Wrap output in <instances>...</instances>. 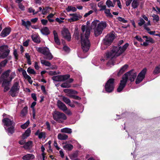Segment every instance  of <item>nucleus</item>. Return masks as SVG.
Here are the masks:
<instances>
[{"instance_id":"obj_7","label":"nucleus","mask_w":160,"mask_h":160,"mask_svg":"<svg viewBox=\"0 0 160 160\" xmlns=\"http://www.w3.org/2000/svg\"><path fill=\"white\" fill-rule=\"evenodd\" d=\"M137 75L136 72L132 70L125 74L122 78L124 80H126L127 82L128 79L131 82H133L136 78Z\"/></svg>"},{"instance_id":"obj_56","label":"nucleus","mask_w":160,"mask_h":160,"mask_svg":"<svg viewBox=\"0 0 160 160\" xmlns=\"http://www.w3.org/2000/svg\"><path fill=\"white\" fill-rule=\"evenodd\" d=\"M65 113L68 115H72V112L70 110L68 109L67 108V109L65 110V111H64Z\"/></svg>"},{"instance_id":"obj_26","label":"nucleus","mask_w":160,"mask_h":160,"mask_svg":"<svg viewBox=\"0 0 160 160\" xmlns=\"http://www.w3.org/2000/svg\"><path fill=\"white\" fill-rule=\"evenodd\" d=\"M128 67V65L125 64L121 68L119 72L118 73V75H120L122 74L126 70Z\"/></svg>"},{"instance_id":"obj_30","label":"nucleus","mask_w":160,"mask_h":160,"mask_svg":"<svg viewBox=\"0 0 160 160\" xmlns=\"http://www.w3.org/2000/svg\"><path fill=\"white\" fill-rule=\"evenodd\" d=\"M61 132H62L66 133L68 134H71L72 132V129L67 128H63L61 129Z\"/></svg>"},{"instance_id":"obj_46","label":"nucleus","mask_w":160,"mask_h":160,"mask_svg":"<svg viewBox=\"0 0 160 160\" xmlns=\"http://www.w3.org/2000/svg\"><path fill=\"white\" fill-rule=\"evenodd\" d=\"M28 12L29 13H32L33 15H35L37 14L38 12V11L35 12V10L32 8L30 7L28 9Z\"/></svg>"},{"instance_id":"obj_64","label":"nucleus","mask_w":160,"mask_h":160,"mask_svg":"<svg viewBox=\"0 0 160 160\" xmlns=\"http://www.w3.org/2000/svg\"><path fill=\"white\" fill-rule=\"evenodd\" d=\"M34 66L36 69L38 70L39 69V67L38 65V63L37 62H35Z\"/></svg>"},{"instance_id":"obj_9","label":"nucleus","mask_w":160,"mask_h":160,"mask_svg":"<svg viewBox=\"0 0 160 160\" xmlns=\"http://www.w3.org/2000/svg\"><path fill=\"white\" fill-rule=\"evenodd\" d=\"M19 88L18 83L17 82H15L9 92L10 94L13 97H15L19 92Z\"/></svg>"},{"instance_id":"obj_32","label":"nucleus","mask_w":160,"mask_h":160,"mask_svg":"<svg viewBox=\"0 0 160 160\" xmlns=\"http://www.w3.org/2000/svg\"><path fill=\"white\" fill-rule=\"evenodd\" d=\"M63 148L65 150L71 151L72 149L73 146L71 144H67L63 146Z\"/></svg>"},{"instance_id":"obj_22","label":"nucleus","mask_w":160,"mask_h":160,"mask_svg":"<svg viewBox=\"0 0 160 160\" xmlns=\"http://www.w3.org/2000/svg\"><path fill=\"white\" fill-rule=\"evenodd\" d=\"M10 50L8 48V47L7 45H3L0 47V52H10Z\"/></svg>"},{"instance_id":"obj_14","label":"nucleus","mask_w":160,"mask_h":160,"mask_svg":"<svg viewBox=\"0 0 160 160\" xmlns=\"http://www.w3.org/2000/svg\"><path fill=\"white\" fill-rule=\"evenodd\" d=\"M141 16L144 20L148 22L144 24V25L143 28L144 29L147 31H149L150 30V29L148 26L151 25L150 20L148 19V18L145 15H142Z\"/></svg>"},{"instance_id":"obj_57","label":"nucleus","mask_w":160,"mask_h":160,"mask_svg":"<svg viewBox=\"0 0 160 160\" xmlns=\"http://www.w3.org/2000/svg\"><path fill=\"white\" fill-rule=\"evenodd\" d=\"M146 41L148 42H151L152 43H153L154 42L153 39L150 37H148L146 40Z\"/></svg>"},{"instance_id":"obj_60","label":"nucleus","mask_w":160,"mask_h":160,"mask_svg":"<svg viewBox=\"0 0 160 160\" xmlns=\"http://www.w3.org/2000/svg\"><path fill=\"white\" fill-rule=\"evenodd\" d=\"M92 10H90L88 12L86 13L84 15V17H87L88 16L91 14L93 12Z\"/></svg>"},{"instance_id":"obj_55","label":"nucleus","mask_w":160,"mask_h":160,"mask_svg":"<svg viewBox=\"0 0 160 160\" xmlns=\"http://www.w3.org/2000/svg\"><path fill=\"white\" fill-rule=\"evenodd\" d=\"M152 8L153 10L156 11L158 13L160 14V8H159L156 6L155 8L153 7Z\"/></svg>"},{"instance_id":"obj_24","label":"nucleus","mask_w":160,"mask_h":160,"mask_svg":"<svg viewBox=\"0 0 160 160\" xmlns=\"http://www.w3.org/2000/svg\"><path fill=\"white\" fill-rule=\"evenodd\" d=\"M68 138V136L64 133H59L58 135V138L60 140H66Z\"/></svg>"},{"instance_id":"obj_16","label":"nucleus","mask_w":160,"mask_h":160,"mask_svg":"<svg viewBox=\"0 0 160 160\" xmlns=\"http://www.w3.org/2000/svg\"><path fill=\"white\" fill-rule=\"evenodd\" d=\"M126 83V80H124L122 78L121 80L119 85L117 89V92H121L125 87Z\"/></svg>"},{"instance_id":"obj_27","label":"nucleus","mask_w":160,"mask_h":160,"mask_svg":"<svg viewBox=\"0 0 160 160\" xmlns=\"http://www.w3.org/2000/svg\"><path fill=\"white\" fill-rule=\"evenodd\" d=\"M31 133V130L30 128H28L26 131H25V133L23 134L22 136V138L23 139H24L27 137H28L30 134Z\"/></svg>"},{"instance_id":"obj_58","label":"nucleus","mask_w":160,"mask_h":160,"mask_svg":"<svg viewBox=\"0 0 160 160\" xmlns=\"http://www.w3.org/2000/svg\"><path fill=\"white\" fill-rule=\"evenodd\" d=\"M41 23L43 25H46L48 22L47 20L42 19L41 20Z\"/></svg>"},{"instance_id":"obj_10","label":"nucleus","mask_w":160,"mask_h":160,"mask_svg":"<svg viewBox=\"0 0 160 160\" xmlns=\"http://www.w3.org/2000/svg\"><path fill=\"white\" fill-rule=\"evenodd\" d=\"M114 39V35L113 33L107 34L103 39V43L104 45L109 46L111 44Z\"/></svg>"},{"instance_id":"obj_17","label":"nucleus","mask_w":160,"mask_h":160,"mask_svg":"<svg viewBox=\"0 0 160 160\" xmlns=\"http://www.w3.org/2000/svg\"><path fill=\"white\" fill-rule=\"evenodd\" d=\"M73 81L72 78L69 79L68 81L62 83L61 87L63 88H69L71 87V85L70 84Z\"/></svg>"},{"instance_id":"obj_48","label":"nucleus","mask_w":160,"mask_h":160,"mask_svg":"<svg viewBox=\"0 0 160 160\" xmlns=\"http://www.w3.org/2000/svg\"><path fill=\"white\" fill-rule=\"evenodd\" d=\"M45 133L44 132H41L38 134V138L41 139L42 138H46Z\"/></svg>"},{"instance_id":"obj_47","label":"nucleus","mask_w":160,"mask_h":160,"mask_svg":"<svg viewBox=\"0 0 160 160\" xmlns=\"http://www.w3.org/2000/svg\"><path fill=\"white\" fill-rule=\"evenodd\" d=\"M27 71L28 73L29 74H36V72L34 70L30 68H28Z\"/></svg>"},{"instance_id":"obj_2","label":"nucleus","mask_w":160,"mask_h":160,"mask_svg":"<svg viewBox=\"0 0 160 160\" xmlns=\"http://www.w3.org/2000/svg\"><path fill=\"white\" fill-rule=\"evenodd\" d=\"M128 45V44L126 43L122 47L121 46H114L111 52L106 53V57L108 58H112L115 57L119 56L126 50Z\"/></svg>"},{"instance_id":"obj_59","label":"nucleus","mask_w":160,"mask_h":160,"mask_svg":"<svg viewBox=\"0 0 160 160\" xmlns=\"http://www.w3.org/2000/svg\"><path fill=\"white\" fill-rule=\"evenodd\" d=\"M126 1V5L127 6H128L130 4L132 0H125Z\"/></svg>"},{"instance_id":"obj_45","label":"nucleus","mask_w":160,"mask_h":160,"mask_svg":"<svg viewBox=\"0 0 160 160\" xmlns=\"http://www.w3.org/2000/svg\"><path fill=\"white\" fill-rule=\"evenodd\" d=\"M32 143V141H29L25 144L23 147L25 149H27L30 146Z\"/></svg>"},{"instance_id":"obj_8","label":"nucleus","mask_w":160,"mask_h":160,"mask_svg":"<svg viewBox=\"0 0 160 160\" xmlns=\"http://www.w3.org/2000/svg\"><path fill=\"white\" fill-rule=\"evenodd\" d=\"M114 79L110 78L106 82L105 85V90L107 92L110 93L112 92L114 88Z\"/></svg>"},{"instance_id":"obj_40","label":"nucleus","mask_w":160,"mask_h":160,"mask_svg":"<svg viewBox=\"0 0 160 160\" xmlns=\"http://www.w3.org/2000/svg\"><path fill=\"white\" fill-rule=\"evenodd\" d=\"M70 77L69 74H66L63 75H61L62 81H63L68 80Z\"/></svg>"},{"instance_id":"obj_43","label":"nucleus","mask_w":160,"mask_h":160,"mask_svg":"<svg viewBox=\"0 0 160 160\" xmlns=\"http://www.w3.org/2000/svg\"><path fill=\"white\" fill-rule=\"evenodd\" d=\"M30 123L29 120L27 121L25 123L21 126V128L23 129H26Z\"/></svg>"},{"instance_id":"obj_19","label":"nucleus","mask_w":160,"mask_h":160,"mask_svg":"<svg viewBox=\"0 0 160 160\" xmlns=\"http://www.w3.org/2000/svg\"><path fill=\"white\" fill-rule=\"evenodd\" d=\"M11 29L10 28H6L2 31L0 35L2 37H5L9 35Z\"/></svg>"},{"instance_id":"obj_51","label":"nucleus","mask_w":160,"mask_h":160,"mask_svg":"<svg viewBox=\"0 0 160 160\" xmlns=\"http://www.w3.org/2000/svg\"><path fill=\"white\" fill-rule=\"evenodd\" d=\"M8 60L5 59L0 63V67H4L8 62Z\"/></svg>"},{"instance_id":"obj_23","label":"nucleus","mask_w":160,"mask_h":160,"mask_svg":"<svg viewBox=\"0 0 160 160\" xmlns=\"http://www.w3.org/2000/svg\"><path fill=\"white\" fill-rule=\"evenodd\" d=\"M34 156L32 154H28L24 156L22 159L24 160H30L34 158Z\"/></svg>"},{"instance_id":"obj_28","label":"nucleus","mask_w":160,"mask_h":160,"mask_svg":"<svg viewBox=\"0 0 160 160\" xmlns=\"http://www.w3.org/2000/svg\"><path fill=\"white\" fill-rule=\"evenodd\" d=\"M53 33L54 35V40L55 42L58 45H59L60 44V42L59 41L58 38V36L57 34V33L55 31H54L53 32Z\"/></svg>"},{"instance_id":"obj_34","label":"nucleus","mask_w":160,"mask_h":160,"mask_svg":"<svg viewBox=\"0 0 160 160\" xmlns=\"http://www.w3.org/2000/svg\"><path fill=\"white\" fill-rule=\"evenodd\" d=\"M10 52H0V58L4 59L8 56Z\"/></svg>"},{"instance_id":"obj_3","label":"nucleus","mask_w":160,"mask_h":160,"mask_svg":"<svg viewBox=\"0 0 160 160\" xmlns=\"http://www.w3.org/2000/svg\"><path fill=\"white\" fill-rule=\"evenodd\" d=\"M11 70H8L4 72L0 77V83H2V86L4 87V92H5L9 89V82L8 81L9 76Z\"/></svg>"},{"instance_id":"obj_39","label":"nucleus","mask_w":160,"mask_h":160,"mask_svg":"<svg viewBox=\"0 0 160 160\" xmlns=\"http://www.w3.org/2000/svg\"><path fill=\"white\" fill-rule=\"evenodd\" d=\"M152 17L153 18V20L154 22H158L159 21V18L158 15L153 14Z\"/></svg>"},{"instance_id":"obj_50","label":"nucleus","mask_w":160,"mask_h":160,"mask_svg":"<svg viewBox=\"0 0 160 160\" xmlns=\"http://www.w3.org/2000/svg\"><path fill=\"white\" fill-rule=\"evenodd\" d=\"M24 77L26 79L28 80V82L30 84H32V81L31 79V78L30 76L28 75L27 74Z\"/></svg>"},{"instance_id":"obj_41","label":"nucleus","mask_w":160,"mask_h":160,"mask_svg":"<svg viewBox=\"0 0 160 160\" xmlns=\"http://www.w3.org/2000/svg\"><path fill=\"white\" fill-rule=\"evenodd\" d=\"M27 108L25 107L23 108L21 112V114L22 116H25L27 113Z\"/></svg>"},{"instance_id":"obj_5","label":"nucleus","mask_w":160,"mask_h":160,"mask_svg":"<svg viewBox=\"0 0 160 160\" xmlns=\"http://www.w3.org/2000/svg\"><path fill=\"white\" fill-rule=\"evenodd\" d=\"M52 115L53 119L59 123H62L67 119L65 114L58 111L54 112Z\"/></svg>"},{"instance_id":"obj_4","label":"nucleus","mask_w":160,"mask_h":160,"mask_svg":"<svg viewBox=\"0 0 160 160\" xmlns=\"http://www.w3.org/2000/svg\"><path fill=\"white\" fill-rule=\"evenodd\" d=\"M2 122L4 124V125L6 126L8 128L6 129L5 128V129L9 135L12 134L14 132V126L15 123L12 120H11L10 119L8 118H5L2 120Z\"/></svg>"},{"instance_id":"obj_36","label":"nucleus","mask_w":160,"mask_h":160,"mask_svg":"<svg viewBox=\"0 0 160 160\" xmlns=\"http://www.w3.org/2000/svg\"><path fill=\"white\" fill-rule=\"evenodd\" d=\"M50 9V8L48 7H46L43 8L42 10V14L43 15H46L49 12V9Z\"/></svg>"},{"instance_id":"obj_62","label":"nucleus","mask_w":160,"mask_h":160,"mask_svg":"<svg viewBox=\"0 0 160 160\" xmlns=\"http://www.w3.org/2000/svg\"><path fill=\"white\" fill-rule=\"evenodd\" d=\"M104 11L105 13L107 15L109 16L110 15H111V13L110 12V11L109 9H106Z\"/></svg>"},{"instance_id":"obj_6","label":"nucleus","mask_w":160,"mask_h":160,"mask_svg":"<svg viewBox=\"0 0 160 160\" xmlns=\"http://www.w3.org/2000/svg\"><path fill=\"white\" fill-rule=\"evenodd\" d=\"M37 51L44 55L46 56V59L51 60L53 58V56L50 52L48 48L46 47H39L37 48Z\"/></svg>"},{"instance_id":"obj_20","label":"nucleus","mask_w":160,"mask_h":160,"mask_svg":"<svg viewBox=\"0 0 160 160\" xmlns=\"http://www.w3.org/2000/svg\"><path fill=\"white\" fill-rule=\"evenodd\" d=\"M62 100L66 104L69 105L72 108L75 107V105L71 103V100L68 98L64 96L62 97Z\"/></svg>"},{"instance_id":"obj_18","label":"nucleus","mask_w":160,"mask_h":160,"mask_svg":"<svg viewBox=\"0 0 160 160\" xmlns=\"http://www.w3.org/2000/svg\"><path fill=\"white\" fill-rule=\"evenodd\" d=\"M57 104L58 108L63 111H65V110L67 109L66 105L60 100L58 101Z\"/></svg>"},{"instance_id":"obj_52","label":"nucleus","mask_w":160,"mask_h":160,"mask_svg":"<svg viewBox=\"0 0 160 160\" xmlns=\"http://www.w3.org/2000/svg\"><path fill=\"white\" fill-rule=\"evenodd\" d=\"M13 54L14 56V58L16 60L18 59V54L17 53V51L16 49H15L14 50Z\"/></svg>"},{"instance_id":"obj_49","label":"nucleus","mask_w":160,"mask_h":160,"mask_svg":"<svg viewBox=\"0 0 160 160\" xmlns=\"http://www.w3.org/2000/svg\"><path fill=\"white\" fill-rule=\"evenodd\" d=\"M15 72H12L9 77H8V81L9 82V83L11 81L12 79L15 77Z\"/></svg>"},{"instance_id":"obj_33","label":"nucleus","mask_w":160,"mask_h":160,"mask_svg":"<svg viewBox=\"0 0 160 160\" xmlns=\"http://www.w3.org/2000/svg\"><path fill=\"white\" fill-rule=\"evenodd\" d=\"M66 10L67 12H69L71 11L75 12L77 11V9L75 7L69 6H68L66 8Z\"/></svg>"},{"instance_id":"obj_61","label":"nucleus","mask_w":160,"mask_h":160,"mask_svg":"<svg viewBox=\"0 0 160 160\" xmlns=\"http://www.w3.org/2000/svg\"><path fill=\"white\" fill-rule=\"evenodd\" d=\"M49 74L50 75H55L57 74H60V72H58V73H57L55 71H50L49 72Z\"/></svg>"},{"instance_id":"obj_42","label":"nucleus","mask_w":160,"mask_h":160,"mask_svg":"<svg viewBox=\"0 0 160 160\" xmlns=\"http://www.w3.org/2000/svg\"><path fill=\"white\" fill-rule=\"evenodd\" d=\"M138 25L139 26H142L143 25L145 24L144 20L142 18H140V19L138 21Z\"/></svg>"},{"instance_id":"obj_13","label":"nucleus","mask_w":160,"mask_h":160,"mask_svg":"<svg viewBox=\"0 0 160 160\" xmlns=\"http://www.w3.org/2000/svg\"><path fill=\"white\" fill-rule=\"evenodd\" d=\"M62 34L63 37L68 41H70L71 39L70 34L67 29L63 28L62 31Z\"/></svg>"},{"instance_id":"obj_21","label":"nucleus","mask_w":160,"mask_h":160,"mask_svg":"<svg viewBox=\"0 0 160 160\" xmlns=\"http://www.w3.org/2000/svg\"><path fill=\"white\" fill-rule=\"evenodd\" d=\"M32 38V41L35 42L39 43L41 41L39 36L38 34H33L31 36Z\"/></svg>"},{"instance_id":"obj_15","label":"nucleus","mask_w":160,"mask_h":160,"mask_svg":"<svg viewBox=\"0 0 160 160\" xmlns=\"http://www.w3.org/2000/svg\"><path fill=\"white\" fill-rule=\"evenodd\" d=\"M64 92L68 94L67 95L69 97L72 98L75 94H77L78 92L75 90L70 89H65L63 90Z\"/></svg>"},{"instance_id":"obj_37","label":"nucleus","mask_w":160,"mask_h":160,"mask_svg":"<svg viewBox=\"0 0 160 160\" xmlns=\"http://www.w3.org/2000/svg\"><path fill=\"white\" fill-rule=\"evenodd\" d=\"M159 73H160V65L157 66L153 71V73L154 74H158Z\"/></svg>"},{"instance_id":"obj_1","label":"nucleus","mask_w":160,"mask_h":160,"mask_svg":"<svg viewBox=\"0 0 160 160\" xmlns=\"http://www.w3.org/2000/svg\"><path fill=\"white\" fill-rule=\"evenodd\" d=\"M99 22L98 20L93 21L92 23L91 28L88 25L82 26V32L81 34V43L82 49L84 52L88 51L90 46V43L88 39L90 29H93L95 35L98 36L102 33L103 29L107 27V24L106 22H101L98 23Z\"/></svg>"},{"instance_id":"obj_11","label":"nucleus","mask_w":160,"mask_h":160,"mask_svg":"<svg viewBox=\"0 0 160 160\" xmlns=\"http://www.w3.org/2000/svg\"><path fill=\"white\" fill-rule=\"evenodd\" d=\"M147 71V69L144 68L139 73L136 80V83L138 84L141 82L144 78Z\"/></svg>"},{"instance_id":"obj_63","label":"nucleus","mask_w":160,"mask_h":160,"mask_svg":"<svg viewBox=\"0 0 160 160\" xmlns=\"http://www.w3.org/2000/svg\"><path fill=\"white\" fill-rule=\"evenodd\" d=\"M135 38L138 41L142 42L143 41V40L142 38L139 36H136Z\"/></svg>"},{"instance_id":"obj_38","label":"nucleus","mask_w":160,"mask_h":160,"mask_svg":"<svg viewBox=\"0 0 160 160\" xmlns=\"http://www.w3.org/2000/svg\"><path fill=\"white\" fill-rule=\"evenodd\" d=\"M41 63L42 64L47 66L50 67L51 66V64L50 62L45 60H41Z\"/></svg>"},{"instance_id":"obj_35","label":"nucleus","mask_w":160,"mask_h":160,"mask_svg":"<svg viewBox=\"0 0 160 160\" xmlns=\"http://www.w3.org/2000/svg\"><path fill=\"white\" fill-rule=\"evenodd\" d=\"M52 79L54 81L60 82L62 81L61 75H58L55 76H53L52 77Z\"/></svg>"},{"instance_id":"obj_54","label":"nucleus","mask_w":160,"mask_h":160,"mask_svg":"<svg viewBox=\"0 0 160 160\" xmlns=\"http://www.w3.org/2000/svg\"><path fill=\"white\" fill-rule=\"evenodd\" d=\"M18 6L19 8L22 10L24 11L25 10V7L21 3L18 4Z\"/></svg>"},{"instance_id":"obj_44","label":"nucleus","mask_w":160,"mask_h":160,"mask_svg":"<svg viewBox=\"0 0 160 160\" xmlns=\"http://www.w3.org/2000/svg\"><path fill=\"white\" fill-rule=\"evenodd\" d=\"M106 4L108 8H110V7H114V5L112 2L110 0H107L106 2Z\"/></svg>"},{"instance_id":"obj_25","label":"nucleus","mask_w":160,"mask_h":160,"mask_svg":"<svg viewBox=\"0 0 160 160\" xmlns=\"http://www.w3.org/2000/svg\"><path fill=\"white\" fill-rule=\"evenodd\" d=\"M41 32L44 35H48L50 33V31L48 28L46 27H43L41 30Z\"/></svg>"},{"instance_id":"obj_53","label":"nucleus","mask_w":160,"mask_h":160,"mask_svg":"<svg viewBox=\"0 0 160 160\" xmlns=\"http://www.w3.org/2000/svg\"><path fill=\"white\" fill-rule=\"evenodd\" d=\"M118 19L119 21L123 23H126L127 22V21L125 20L124 18H122L121 17H118Z\"/></svg>"},{"instance_id":"obj_31","label":"nucleus","mask_w":160,"mask_h":160,"mask_svg":"<svg viewBox=\"0 0 160 160\" xmlns=\"http://www.w3.org/2000/svg\"><path fill=\"white\" fill-rule=\"evenodd\" d=\"M22 25L25 27L27 28H28V27L31 25V23L29 21H27L26 22L23 20H22Z\"/></svg>"},{"instance_id":"obj_29","label":"nucleus","mask_w":160,"mask_h":160,"mask_svg":"<svg viewBox=\"0 0 160 160\" xmlns=\"http://www.w3.org/2000/svg\"><path fill=\"white\" fill-rule=\"evenodd\" d=\"M132 1V6L134 9L137 8L139 4V1L138 0H133Z\"/></svg>"},{"instance_id":"obj_12","label":"nucleus","mask_w":160,"mask_h":160,"mask_svg":"<svg viewBox=\"0 0 160 160\" xmlns=\"http://www.w3.org/2000/svg\"><path fill=\"white\" fill-rule=\"evenodd\" d=\"M69 16H70L71 18L68 19V21L70 22L77 21L81 18V16L79 14L76 13L70 14Z\"/></svg>"}]
</instances>
